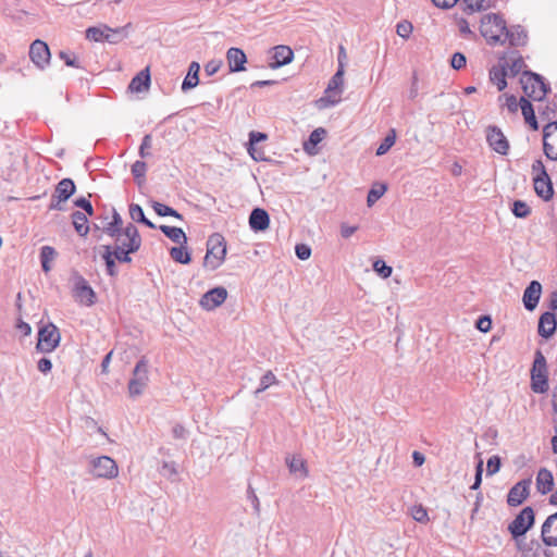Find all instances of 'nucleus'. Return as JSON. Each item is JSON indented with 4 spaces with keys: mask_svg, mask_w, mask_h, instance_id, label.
<instances>
[{
    "mask_svg": "<svg viewBox=\"0 0 557 557\" xmlns=\"http://www.w3.org/2000/svg\"><path fill=\"white\" fill-rule=\"evenodd\" d=\"M535 515L532 507H524L509 523L508 531L512 539L523 536L534 524Z\"/></svg>",
    "mask_w": 557,
    "mask_h": 557,
    "instance_id": "8",
    "label": "nucleus"
},
{
    "mask_svg": "<svg viewBox=\"0 0 557 557\" xmlns=\"http://www.w3.org/2000/svg\"><path fill=\"white\" fill-rule=\"evenodd\" d=\"M222 62L219 60H211L205 65V72L208 76L214 75L221 67Z\"/></svg>",
    "mask_w": 557,
    "mask_h": 557,
    "instance_id": "61",
    "label": "nucleus"
},
{
    "mask_svg": "<svg viewBox=\"0 0 557 557\" xmlns=\"http://www.w3.org/2000/svg\"><path fill=\"white\" fill-rule=\"evenodd\" d=\"M554 476L549 470L542 468L539 470L536 475V487L537 491L545 495L553 490Z\"/></svg>",
    "mask_w": 557,
    "mask_h": 557,
    "instance_id": "25",
    "label": "nucleus"
},
{
    "mask_svg": "<svg viewBox=\"0 0 557 557\" xmlns=\"http://www.w3.org/2000/svg\"><path fill=\"white\" fill-rule=\"evenodd\" d=\"M520 108L523 114L525 122L530 125L533 131L539 129V124L534 114L533 107L530 101L525 98L520 99Z\"/></svg>",
    "mask_w": 557,
    "mask_h": 557,
    "instance_id": "31",
    "label": "nucleus"
},
{
    "mask_svg": "<svg viewBox=\"0 0 557 557\" xmlns=\"http://www.w3.org/2000/svg\"><path fill=\"white\" fill-rule=\"evenodd\" d=\"M486 141L495 152L506 156L509 151V141L502 129L496 125H488L485 129Z\"/></svg>",
    "mask_w": 557,
    "mask_h": 557,
    "instance_id": "9",
    "label": "nucleus"
},
{
    "mask_svg": "<svg viewBox=\"0 0 557 557\" xmlns=\"http://www.w3.org/2000/svg\"><path fill=\"white\" fill-rule=\"evenodd\" d=\"M278 381L276 376L272 373V371H268L265 374L262 375L260 380L259 387L256 389L255 394L259 395L260 393L268 389L271 385L277 384Z\"/></svg>",
    "mask_w": 557,
    "mask_h": 557,
    "instance_id": "43",
    "label": "nucleus"
},
{
    "mask_svg": "<svg viewBox=\"0 0 557 557\" xmlns=\"http://www.w3.org/2000/svg\"><path fill=\"white\" fill-rule=\"evenodd\" d=\"M61 334L52 322L39 323L36 349L44 354L52 352L60 344Z\"/></svg>",
    "mask_w": 557,
    "mask_h": 557,
    "instance_id": "5",
    "label": "nucleus"
},
{
    "mask_svg": "<svg viewBox=\"0 0 557 557\" xmlns=\"http://www.w3.org/2000/svg\"><path fill=\"white\" fill-rule=\"evenodd\" d=\"M373 270L380 274L383 278H387L392 275V267L387 265L383 260H376L373 263Z\"/></svg>",
    "mask_w": 557,
    "mask_h": 557,
    "instance_id": "48",
    "label": "nucleus"
},
{
    "mask_svg": "<svg viewBox=\"0 0 557 557\" xmlns=\"http://www.w3.org/2000/svg\"><path fill=\"white\" fill-rule=\"evenodd\" d=\"M122 223L123 221L121 215L116 212V210H113L112 221L103 227V232L110 237L117 236L123 231Z\"/></svg>",
    "mask_w": 557,
    "mask_h": 557,
    "instance_id": "38",
    "label": "nucleus"
},
{
    "mask_svg": "<svg viewBox=\"0 0 557 557\" xmlns=\"http://www.w3.org/2000/svg\"><path fill=\"white\" fill-rule=\"evenodd\" d=\"M412 24L408 21H401L396 25L397 35L405 39L409 38V36L412 33Z\"/></svg>",
    "mask_w": 557,
    "mask_h": 557,
    "instance_id": "49",
    "label": "nucleus"
},
{
    "mask_svg": "<svg viewBox=\"0 0 557 557\" xmlns=\"http://www.w3.org/2000/svg\"><path fill=\"white\" fill-rule=\"evenodd\" d=\"M37 369L44 374L49 373L52 369L51 360L46 357L39 359L37 362Z\"/></svg>",
    "mask_w": 557,
    "mask_h": 557,
    "instance_id": "62",
    "label": "nucleus"
},
{
    "mask_svg": "<svg viewBox=\"0 0 557 557\" xmlns=\"http://www.w3.org/2000/svg\"><path fill=\"white\" fill-rule=\"evenodd\" d=\"M482 473H483V460H479L475 467V478L474 482L471 485V490H478L482 482Z\"/></svg>",
    "mask_w": 557,
    "mask_h": 557,
    "instance_id": "60",
    "label": "nucleus"
},
{
    "mask_svg": "<svg viewBox=\"0 0 557 557\" xmlns=\"http://www.w3.org/2000/svg\"><path fill=\"white\" fill-rule=\"evenodd\" d=\"M531 388L534 393L544 394L548 391V371L545 356L536 350L531 369Z\"/></svg>",
    "mask_w": 557,
    "mask_h": 557,
    "instance_id": "3",
    "label": "nucleus"
},
{
    "mask_svg": "<svg viewBox=\"0 0 557 557\" xmlns=\"http://www.w3.org/2000/svg\"><path fill=\"white\" fill-rule=\"evenodd\" d=\"M450 65L455 70H460L466 65V57L460 53L456 52L451 57Z\"/></svg>",
    "mask_w": 557,
    "mask_h": 557,
    "instance_id": "58",
    "label": "nucleus"
},
{
    "mask_svg": "<svg viewBox=\"0 0 557 557\" xmlns=\"http://www.w3.org/2000/svg\"><path fill=\"white\" fill-rule=\"evenodd\" d=\"M492 321L488 317L480 318L476 322V327L482 332H488L491 330Z\"/></svg>",
    "mask_w": 557,
    "mask_h": 557,
    "instance_id": "64",
    "label": "nucleus"
},
{
    "mask_svg": "<svg viewBox=\"0 0 557 557\" xmlns=\"http://www.w3.org/2000/svg\"><path fill=\"white\" fill-rule=\"evenodd\" d=\"M542 293V285L537 281H532L523 293V305L527 310L532 311L539 304Z\"/></svg>",
    "mask_w": 557,
    "mask_h": 557,
    "instance_id": "21",
    "label": "nucleus"
},
{
    "mask_svg": "<svg viewBox=\"0 0 557 557\" xmlns=\"http://www.w3.org/2000/svg\"><path fill=\"white\" fill-rule=\"evenodd\" d=\"M543 151L553 161H557V122H550L543 128Z\"/></svg>",
    "mask_w": 557,
    "mask_h": 557,
    "instance_id": "13",
    "label": "nucleus"
},
{
    "mask_svg": "<svg viewBox=\"0 0 557 557\" xmlns=\"http://www.w3.org/2000/svg\"><path fill=\"white\" fill-rule=\"evenodd\" d=\"M73 297L78 304L87 307H90L96 302V293L86 278L81 275L75 277Z\"/></svg>",
    "mask_w": 557,
    "mask_h": 557,
    "instance_id": "10",
    "label": "nucleus"
},
{
    "mask_svg": "<svg viewBox=\"0 0 557 557\" xmlns=\"http://www.w3.org/2000/svg\"><path fill=\"white\" fill-rule=\"evenodd\" d=\"M75 184L71 178L61 180L54 191V196L60 200H67L75 193Z\"/></svg>",
    "mask_w": 557,
    "mask_h": 557,
    "instance_id": "28",
    "label": "nucleus"
},
{
    "mask_svg": "<svg viewBox=\"0 0 557 557\" xmlns=\"http://www.w3.org/2000/svg\"><path fill=\"white\" fill-rule=\"evenodd\" d=\"M325 135V129L322 127L315 128L309 136L308 141L305 144V149L307 151L310 150V146L315 147L318 144H320Z\"/></svg>",
    "mask_w": 557,
    "mask_h": 557,
    "instance_id": "45",
    "label": "nucleus"
},
{
    "mask_svg": "<svg viewBox=\"0 0 557 557\" xmlns=\"http://www.w3.org/2000/svg\"><path fill=\"white\" fill-rule=\"evenodd\" d=\"M112 238L115 239V245L112 246L113 249H129L133 242L137 248L141 246V237L133 223H128L117 236H113Z\"/></svg>",
    "mask_w": 557,
    "mask_h": 557,
    "instance_id": "12",
    "label": "nucleus"
},
{
    "mask_svg": "<svg viewBox=\"0 0 557 557\" xmlns=\"http://www.w3.org/2000/svg\"><path fill=\"white\" fill-rule=\"evenodd\" d=\"M72 222L75 231L81 236H86L89 232L88 220L85 213L75 211L72 213Z\"/></svg>",
    "mask_w": 557,
    "mask_h": 557,
    "instance_id": "35",
    "label": "nucleus"
},
{
    "mask_svg": "<svg viewBox=\"0 0 557 557\" xmlns=\"http://www.w3.org/2000/svg\"><path fill=\"white\" fill-rule=\"evenodd\" d=\"M159 228L172 242L177 243L180 245L187 244L186 234L184 233V231L182 228L175 227V226H168V225H160Z\"/></svg>",
    "mask_w": 557,
    "mask_h": 557,
    "instance_id": "29",
    "label": "nucleus"
},
{
    "mask_svg": "<svg viewBox=\"0 0 557 557\" xmlns=\"http://www.w3.org/2000/svg\"><path fill=\"white\" fill-rule=\"evenodd\" d=\"M395 140H396L395 129H391L389 133L386 135V137L383 139V141L377 147L376 156L385 154L392 148V146L395 144Z\"/></svg>",
    "mask_w": 557,
    "mask_h": 557,
    "instance_id": "42",
    "label": "nucleus"
},
{
    "mask_svg": "<svg viewBox=\"0 0 557 557\" xmlns=\"http://www.w3.org/2000/svg\"><path fill=\"white\" fill-rule=\"evenodd\" d=\"M103 252H102V259L106 263V270L107 274L110 276H116L117 275V269L115 264V257L114 252L112 251L111 245H104L102 246Z\"/></svg>",
    "mask_w": 557,
    "mask_h": 557,
    "instance_id": "32",
    "label": "nucleus"
},
{
    "mask_svg": "<svg viewBox=\"0 0 557 557\" xmlns=\"http://www.w3.org/2000/svg\"><path fill=\"white\" fill-rule=\"evenodd\" d=\"M199 71H200L199 63L196 61H193L189 64L187 75L185 76V78L182 83L183 91L189 90L199 84Z\"/></svg>",
    "mask_w": 557,
    "mask_h": 557,
    "instance_id": "27",
    "label": "nucleus"
},
{
    "mask_svg": "<svg viewBox=\"0 0 557 557\" xmlns=\"http://www.w3.org/2000/svg\"><path fill=\"white\" fill-rule=\"evenodd\" d=\"M295 252L300 260H307L311 256V248L306 244H298L295 247Z\"/></svg>",
    "mask_w": 557,
    "mask_h": 557,
    "instance_id": "55",
    "label": "nucleus"
},
{
    "mask_svg": "<svg viewBox=\"0 0 557 557\" xmlns=\"http://www.w3.org/2000/svg\"><path fill=\"white\" fill-rule=\"evenodd\" d=\"M503 38V45L508 42L512 47H519L527 44L528 35L522 26L517 25L510 28L506 27Z\"/></svg>",
    "mask_w": 557,
    "mask_h": 557,
    "instance_id": "20",
    "label": "nucleus"
},
{
    "mask_svg": "<svg viewBox=\"0 0 557 557\" xmlns=\"http://www.w3.org/2000/svg\"><path fill=\"white\" fill-rule=\"evenodd\" d=\"M187 433L188 432L185 426L180 423L175 424L172 429L173 437L178 440H185L187 437Z\"/></svg>",
    "mask_w": 557,
    "mask_h": 557,
    "instance_id": "63",
    "label": "nucleus"
},
{
    "mask_svg": "<svg viewBox=\"0 0 557 557\" xmlns=\"http://www.w3.org/2000/svg\"><path fill=\"white\" fill-rule=\"evenodd\" d=\"M129 216L133 221H136L138 223H143L149 228H154L156 225L146 218L143 208L137 203H132L129 206Z\"/></svg>",
    "mask_w": 557,
    "mask_h": 557,
    "instance_id": "37",
    "label": "nucleus"
},
{
    "mask_svg": "<svg viewBox=\"0 0 557 557\" xmlns=\"http://www.w3.org/2000/svg\"><path fill=\"white\" fill-rule=\"evenodd\" d=\"M149 85L150 72L149 67H146L132 78L128 88L132 91L141 92L144 90H147L149 88Z\"/></svg>",
    "mask_w": 557,
    "mask_h": 557,
    "instance_id": "26",
    "label": "nucleus"
},
{
    "mask_svg": "<svg viewBox=\"0 0 557 557\" xmlns=\"http://www.w3.org/2000/svg\"><path fill=\"white\" fill-rule=\"evenodd\" d=\"M294 59V52L288 46L278 45L272 49V62H270L271 69H278L286 64H289Z\"/></svg>",
    "mask_w": 557,
    "mask_h": 557,
    "instance_id": "19",
    "label": "nucleus"
},
{
    "mask_svg": "<svg viewBox=\"0 0 557 557\" xmlns=\"http://www.w3.org/2000/svg\"><path fill=\"white\" fill-rule=\"evenodd\" d=\"M505 30L506 22L499 14L490 13L482 17L480 32L490 45H503Z\"/></svg>",
    "mask_w": 557,
    "mask_h": 557,
    "instance_id": "1",
    "label": "nucleus"
},
{
    "mask_svg": "<svg viewBox=\"0 0 557 557\" xmlns=\"http://www.w3.org/2000/svg\"><path fill=\"white\" fill-rule=\"evenodd\" d=\"M75 206L83 209L87 214L92 215L94 214V208L91 202L86 199L85 197H81L75 200Z\"/></svg>",
    "mask_w": 557,
    "mask_h": 557,
    "instance_id": "59",
    "label": "nucleus"
},
{
    "mask_svg": "<svg viewBox=\"0 0 557 557\" xmlns=\"http://www.w3.org/2000/svg\"><path fill=\"white\" fill-rule=\"evenodd\" d=\"M106 32H112V28L107 25L88 27L86 29V38L91 41L101 42L104 41V39H109L104 36Z\"/></svg>",
    "mask_w": 557,
    "mask_h": 557,
    "instance_id": "36",
    "label": "nucleus"
},
{
    "mask_svg": "<svg viewBox=\"0 0 557 557\" xmlns=\"http://www.w3.org/2000/svg\"><path fill=\"white\" fill-rule=\"evenodd\" d=\"M225 256L226 243L224 237L219 233L212 234L207 242L203 265L210 270H216L224 262Z\"/></svg>",
    "mask_w": 557,
    "mask_h": 557,
    "instance_id": "2",
    "label": "nucleus"
},
{
    "mask_svg": "<svg viewBox=\"0 0 557 557\" xmlns=\"http://www.w3.org/2000/svg\"><path fill=\"white\" fill-rule=\"evenodd\" d=\"M138 250H139V248H137L135 246L134 242L131 244L129 249L123 250V249H113L112 248L115 259L122 263H131L132 262L131 253H134Z\"/></svg>",
    "mask_w": 557,
    "mask_h": 557,
    "instance_id": "41",
    "label": "nucleus"
},
{
    "mask_svg": "<svg viewBox=\"0 0 557 557\" xmlns=\"http://www.w3.org/2000/svg\"><path fill=\"white\" fill-rule=\"evenodd\" d=\"M411 516L418 522H425L429 520L428 511L422 506H413L411 509Z\"/></svg>",
    "mask_w": 557,
    "mask_h": 557,
    "instance_id": "52",
    "label": "nucleus"
},
{
    "mask_svg": "<svg viewBox=\"0 0 557 557\" xmlns=\"http://www.w3.org/2000/svg\"><path fill=\"white\" fill-rule=\"evenodd\" d=\"M57 251L51 246H42L40 248V263L42 271L48 273L51 271V262L55 259Z\"/></svg>",
    "mask_w": 557,
    "mask_h": 557,
    "instance_id": "34",
    "label": "nucleus"
},
{
    "mask_svg": "<svg viewBox=\"0 0 557 557\" xmlns=\"http://www.w3.org/2000/svg\"><path fill=\"white\" fill-rule=\"evenodd\" d=\"M94 474L97 478L113 479L117 475L119 469L116 462L108 457L101 456L92 461Z\"/></svg>",
    "mask_w": 557,
    "mask_h": 557,
    "instance_id": "15",
    "label": "nucleus"
},
{
    "mask_svg": "<svg viewBox=\"0 0 557 557\" xmlns=\"http://www.w3.org/2000/svg\"><path fill=\"white\" fill-rule=\"evenodd\" d=\"M286 463L290 473L298 474L301 478H306L308 475L306 462L299 456L287 457Z\"/></svg>",
    "mask_w": 557,
    "mask_h": 557,
    "instance_id": "30",
    "label": "nucleus"
},
{
    "mask_svg": "<svg viewBox=\"0 0 557 557\" xmlns=\"http://www.w3.org/2000/svg\"><path fill=\"white\" fill-rule=\"evenodd\" d=\"M29 58L38 69H46L51 58L48 45L40 39L33 41L29 47Z\"/></svg>",
    "mask_w": 557,
    "mask_h": 557,
    "instance_id": "14",
    "label": "nucleus"
},
{
    "mask_svg": "<svg viewBox=\"0 0 557 557\" xmlns=\"http://www.w3.org/2000/svg\"><path fill=\"white\" fill-rule=\"evenodd\" d=\"M59 57H60L61 60L64 61V63L67 66L81 67L76 57L74 54H72V53H67L65 51H60Z\"/></svg>",
    "mask_w": 557,
    "mask_h": 557,
    "instance_id": "57",
    "label": "nucleus"
},
{
    "mask_svg": "<svg viewBox=\"0 0 557 557\" xmlns=\"http://www.w3.org/2000/svg\"><path fill=\"white\" fill-rule=\"evenodd\" d=\"M386 191V186L381 184L379 186L372 187L367 197L368 206L371 207L375 203Z\"/></svg>",
    "mask_w": 557,
    "mask_h": 557,
    "instance_id": "46",
    "label": "nucleus"
},
{
    "mask_svg": "<svg viewBox=\"0 0 557 557\" xmlns=\"http://www.w3.org/2000/svg\"><path fill=\"white\" fill-rule=\"evenodd\" d=\"M494 0H463L466 9L470 12L486 10L492 7Z\"/></svg>",
    "mask_w": 557,
    "mask_h": 557,
    "instance_id": "44",
    "label": "nucleus"
},
{
    "mask_svg": "<svg viewBox=\"0 0 557 557\" xmlns=\"http://www.w3.org/2000/svg\"><path fill=\"white\" fill-rule=\"evenodd\" d=\"M524 66H525V64H524L522 57H518L512 60L511 64L508 65V69H509L510 74L512 76H516L519 73L524 72V71H522Z\"/></svg>",
    "mask_w": 557,
    "mask_h": 557,
    "instance_id": "53",
    "label": "nucleus"
},
{
    "mask_svg": "<svg viewBox=\"0 0 557 557\" xmlns=\"http://www.w3.org/2000/svg\"><path fill=\"white\" fill-rule=\"evenodd\" d=\"M269 213L261 208H255L249 215V226L255 232H263L269 227Z\"/></svg>",
    "mask_w": 557,
    "mask_h": 557,
    "instance_id": "22",
    "label": "nucleus"
},
{
    "mask_svg": "<svg viewBox=\"0 0 557 557\" xmlns=\"http://www.w3.org/2000/svg\"><path fill=\"white\" fill-rule=\"evenodd\" d=\"M500 458L498 456H492L488 458L487 460V467H486V472H487V475H493L495 473H497L500 469Z\"/></svg>",
    "mask_w": 557,
    "mask_h": 557,
    "instance_id": "51",
    "label": "nucleus"
},
{
    "mask_svg": "<svg viewBox=\"0 0 557 557\" xmlns=\"http://www.w3.org/2000/svg\"><path fill=\"white\" fill-rule=\"evenodd\" d=\"M227 297L226 288L219 286L205 293L200 299V306L206 310H213L221 306Z\"/></svg>",
    "mask_w": 557,
    "mask_h": 557,
    "instance_id": "16",
    "label": "nucleus"
},
{
    "mask_svg": "<svg viewBox=\"0 0 557 557\" xmlns=\"http://www.w3.org/2000/svg\"><path fill=\"white\" fill-rule=\"evenodd\" d=\"M146 171H147V164L144 161H136L132 165V174L134 175V177L136 180L143 178L146 174Z\"/></svg>",
    "mask_w": 557,
    "mask_h": 557,
    "instance_id": "54",
    "label": "nucleus"
},
{
    "mask_svg": "<svg viewBox=\"0 0 557 557\" xmlns=\"http://www.w3.org/2000/svg\"><path fill=\"white\" fill-rule=\"evenodd\" d=\"M344 69L341 64L339 69L330 79L325 89V97L322 100L327 101L331 106H335L341 101V95L344 90Z\"/></svg>",
    "mask_w": 557,
    "mask_h": 557,
    "instance_id": "11",
    "label": "nucleus"
},
{
    "mask_svg": "<svg viewBox=\"0 0 557 557\" xmlns=\"http://www.w3.org/2000/svg\"><path fill=\"white\" fill-rule=\"evenodd\" d=\"M511 211L517 218H527L531 212L530 207L522 200H516Z\"/></svg>",
    "mask_w": 557,
    "mask_h": 557,
    "instance_id": "47",
    "label": "nucleus"
},
{
    "mask_svg": "<svg viewBox=\"0 0 557 557\" xmlns=\"http://www.w3.org/2000/svg\"><path fill=\"white\" fill-rule=\"evenodd\" d=\"M247 498L253 507V510L257 515L260 512V502L255 492V490L249 485L247 488Z\"/></svg>",
    "mask_w": 557,
    "mask_h": 557,
    "instance_id": "56",
    "label": "nucleus"
},
{
    "mask_svg": "<svg viewBox=\"0 0 557 557\" xmlns=\"http://www.w3.org/2000/svg\"><path fill=\"white\" fill-rule=\"evenodd\" d=\"M149 382L148 359L143 356L136 363L132 379L128 382V393L131 397L139 396L144 393Z\"/></svg>",
    "mask_w": 557,
    "mask_h": 557,
    "instance_id": "7",
    "label": "nucleus"
},
{
    "mask_svg": "<svg viewBox=\"0 0 557 557\" xmlns=\"http://www.w3.org/2000/svg\"><path fill=\"white\" fill-rule=\"evenodd\" d=\"M226 60L231 72H242L245 70L247 57L242 49L235 47L230 48L226 52Z\"/></svg>",
    "mask_w": 557,
    "mask_h": 557,
    "instance_id": "23",
    "label": "nucleus"
},
{
    "mask_svg": "<svg viewBox=\"0 0 557 557\" xmlns=\"http://www.w3.org/2000/svg\"><path fill=\"white\" fill-rule=\"evenodd\" d=\"M556 317L552 312H544L539 320V334L544 337H550L556 330Z\"/></svg>",
    "mask_w": 557,
    "mask_h": 557,
    "instance_id": "24",
    "label": "nucleus"
},
{
    "mask_svg": "<svg viewBox=\"0 0 557 557\" xmlns=\"http://www.w3.org/2000/svg\"><path fill=\"white\" fill-rule=\"evenodd\" d=\"M524 94L533 100L541 101L550 89L549 85L544 82V78L533 72L524 71L520 78Z\"/></svg>",
    "mask_w": 557,
    "mask_h": 557,
    "instance_id": "6",
    "label": "nucleus"
},
{
    "mask_svg": "<svg viewBox=\"0 0 557 557\" xmlns=\"http://www.w3.org/2000/svg\"><path fill=\"white\" fill-rule=\"evenodd\" d=\"M541 536L546 546H557V512L546 518L542 525Z\"/></svg>",
    "mask_w": 557,
    "mask_h": 557,
    "instance_id": "17",
    "label": "nucleus"
},
{
    "mask_svg": "<svg viewBox=\"0 0 557 557\" xmlns=\"http://www.w3.org/2000/svg\"><path fill=\"white\" fill-rule=\"evenodd\" d=\"M506 76L507 71L504 66H493L490 71V79L494 85H496L499 91L507 87Z\"/></svg>",
    "mask_w": 557,
    "mask_h": 557,
    "instance_id": "33",
    "label": "nucleus"
},
{
    "mask_svg": "<svg viewBox=\"0 0 557 557\" xmlns=\"http://www.w3.org/2000/svg\"><path fill=\"white\" fill-rule=\"evenodd\" d=\"M171 258L182 264H188L191 260L189 252L184 245L172 247L170 250Z\"/></svg>",
    "mask_w": 557,
    "mask_h": 557,
    "instance_id": "39",
    "label": "nucleus"
},
{
    "mask_svg": "<svg viewBox=\"0 0 557 557\" xmlns=\"http://www.w3.org/2000/svg\"><path fill=\"white\" fill-rule=\"evenodd\" d=\"M151 145H152L151 135L150 134L145 135L141 140L140 147H139V156L141 158H147L148 156H150L149 150L151 148Z\"/></svg>",
    "mask_w": 557,
    "mask_h": 557,
    "instance_id": "50",
    "label": "nucleus"
},
{
    "mask_svg": "<svg viewBox=\"0 0 557 557\" xmlns=\"http://www.w3.org/2000/svg\"><path fill=\"white\" fill-rule=\"evenodd\" d=\"M533 187L539 197L548 201L554 195L553 183L542 160L532 164Z\"/></svg>",
    "mask_w": 557,
    "mask_h": 557,
    "instance_id": "4",
    "label": "nucleus"
},
{
    "mask_svg": "<svg viewBox=\"0 0 557 557\" xmlns=\"http://www.w3.org/2000/svg\"><path fill=\"white\" fill-rule=\"evenodd\" d=\"M529 480H523L515 484L508 492L507 504L511 507L521 505L529 496Z\"/></svg>",
    "mask_w": 557,
    "mask_h": 557,
    "instance_id": "18",
    "label": "nucleus"
},
{
    "mask_svg": "<svg viewBox=\"0 0 557 557\" xmlns=\"http://www.w3.org/2000/svg\"><path fill=\"white\" fill-rule=\"evenodd\" d=\"M152 208H153L154 212L160 216H174L180 220L183 219L181 213H178L173 208H171L166 205H163L161 202L152 201Z\"/></svg>",
    "mask_w": 557,
    "mask_h": 557,
    "instance_id": "40",
    "label": "nucleus"
}]
</instances>
